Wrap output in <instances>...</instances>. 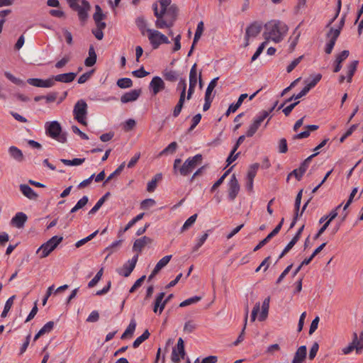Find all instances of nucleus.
<instances>
[{"label":"nucleus","mask_w":363,"mask_h":363,"mask_svg":"<svg viewBox=\"0 0 363 363\" xmlns=\"http://www.w3.org/2000/svg\"><path fill=\"white\" fill-rule=\"evenodd\" d=\"M98 233H99V230H96L94 233H92L91 234H90L89 236L86 237L85 238H83V239L77 241L75 244V246L77 247H79L82 246L83 245L86 243L88 241L93 239L97 235Z\"/></svg>","instance_id":"52"},{"label":"nucleus","mask_w":363,"mask_h":363,"mask_svg":"<svg viewBox=\"0 0 363 363\" xmlns=\"http://www.w3.org/2000/svg\"><path fill=\"white\" fill-rule=\"evenodd\" d=\"M322 75L320 74H318L314 75L312 79H309L305 81L306 86L305 89L309 91L312 88H313L321 79Z\"/></svg>","instance_id":"28"},{"label":"nucleus","mask_w":363,"mask_h":363,"mask_svg":"<svg viewBox=\"0 0 363 363\" xmlns=\"http://www.w3.org/2000/svg\"><path fill=\"white\" fill-rule=\"evenodd\" d=\"M177 143L176 142H172L167 147H165L160 153V156L167 155L168 153L173 154L177 149Z\"/></svg>","instance_id":"46"},{"label":"nucleus","mask_w":363,"mask_h":363,"mask_svg":"<svg viewBox=\"0 0 363 363\" xmlns=\"http://www.w3.org/2000/svg\"><path fill=\"white\" fill-rule=\"evenodd\" d=\"M4 75L6 76V77L7 79H9L11 82H12L13 84H15L16 85H23L24 84L23 80H21L18 78H16V77H14L12 74H11L9 72H5Z\"/></svg>","instance_id":"56"},{"label":"nucleus","mask_w":363,"mask_h":363,"mask_svg":"<svg viewBox=\"0 0 363 363\" xmlns=\"http://www.w3.org/2000/svg\"><path fill=\"white\" fill-rule=\"evenodd\" d=\"M104 269L101 268L95 275V277L88 283L89 288H93L101 280L103 276Z\"/></svg>","instance_id":"47"},{"label":"nucleus","mask_w":363,"mask_h":363,"mask_svg":"<svg viewBox=\"0 0 363 363\" xmlns=\"http://www.w3.org/2000/svg\"><path fill=\"white\" fill-rule=\"evenodd\" d=\"M62 240V237L57 235L52 237L36 250V254L39 255L40 259L48 257L57 247Z\"/></svg>","instance_id":"4"},{"label":"nucleus","mask_w":363,"mask_h":363,"mask_svg":"<svg viewBox=\"0 0 363 363\" xmlns=\"http://www.w3.org/2000/svg\"><path fill=\"white\" fill-rule=\"evenodd\" d=\"M82 6H72V9L76 11L80 21H84L88 18V12L91 9L90 4L86 0H81Z\"/></svg>","instance_id":"11"},{"label":"nucleus","mask_w":363,"mask_h":363,"mask_svg":"<svg viewBox=\"0 0 363 363\" xmlns=\"http://www.w3.org/2000/svg\"><path fill=\"white\" fill-rule=\"evenodd\" d=\"M93 18L96 25L106 23L103 21L105 18V15L103 13L102 10L99 5H96L95 6V13H94Z\"/></svg>","instance_id":"27"},{"label":"nucleus","mask_w":363,"mask_h":363,"mask_svg":"<svg viewBox=\"0 0 363 363\" xmlns=\"http://www.w3.org/2000/svg\"><path fill=\"white\" fill-rule=\"evenodd\" d=\"M85 158H74L73 160L61 159L60 162L67 166H79L82 164Z\"/></svg>","instance_id":"34"},{"label":"nucleus","mask_w":363,"mask_h":363,"mask_svg":"<svg viewBox=\"0 0 363 363\" xmlns=\"http://www.w3.org/2000/svg\"><path fill=\"white\" fill-rule=\"evenodd\" d=\"M140 89H133L128 92L125 93L121 97V101L123 104H126L132 101H136L138 97L140 95Z\"/></svg>","instance_id":"19"},{"label":"nucleus","mask_w":363,"mask_h":363,"mask_svg":"<svg viewBox=\"0 0 363 363\" xmlns=\"http://www.w3.org/2000/svg\"><path fill=\"white\" fill-rule=\"evenodd\" d=\"M303 55L298 57V58H296L294 60L290 65L286 67V71L288 73H290L292 72V70L301 62Z\"/></svg>","instance_id":"60"},{"label":"nucleus","mask_w":363,"mask_h":363,"mask_svg":"<svg viewBox=\"0 0 363 363\" xmlns=\"http://www.w3.org/2000/svg\"><path fill=\"white\" fill-rule=\"evenodd\" d=\"M89 199L86 196H84L82 199H80L76 205L71 209L70 213H75L78 210L82 208L86 204L88 203Z\"/></svg>","instance_id":"41"},{"label":"nucleus","mask_w":363,"mask_h":363,"mask_svg":"<svg viewBox=\"0 0 363 363\" xmlns=\"http://www.w3.org/2000/svg\"><path fill=\"white\" fill-rule=\"evenodd\" d=\"M109 193H106L104 196H103L99 200L96 202V203L94 205V206L89 211V215L92 216L95 214L99 208L102 206L104 203L105 202L107 196H108Z\"/></svg>","instance_id":"35"},{"label":"nucleus","mask_w":363,"mask_h":363,"mask_svg":"<svg viewBox=\"0 0 363 363\" xmlns=\"http://www.w3.org/2000/svg\"><path fill=\"white\" fill-rule=\"evenodd\" d=\"M152 242V239L147 236H143L139 239H137L133 246V251L140 252L143 248L147 245Z\"/></svg>","instance_id":"20"},{"label":"nucleus","mask_w":363,"mask_h":363,"mask_svg":"<svg viewBox=\"0 0 363 363\" xmlns=\"http://www.w3.org/2000/svg\"><path fill=\"white\" fill-rule=\"evenodd\" d=\"M288 150L287 142L285 138H281L279 141V152L280 153H286Z\"/></svg>","instance_id":"63"},{"label":"nucleus","mask_w":363,"mask_h":363,"mask_svg":"<svg viewBox=\"0 0 363 363\" xmlns=\"http://www.w3.org/2000/svg\"><path fill=\"white\" fill-rule=\"evenodd\" d=\"M283 223L284 218L281 219L280 223L264 239L259 242V244L254 248V251H257L259 250L261 247L265 245L273 237L278 234L282 227Z\"/></svg>","instance_id":"17"},{"label":"nucleus","mask_w":363,"mask_h":363,"mask_svg":"<svg viewBox=\"0 0 363 363\" xmlns=\"http://www.w3.org/2000/svg\"><path fill=\"white\" fill-rule=\"evenodd\" d=\"M270 297H267L262 302L261 306V313L258 317L259 321H264L267 319L269 309ZM260 310V303H255L251 314V321L254 322L256 320L257 315Z\"/></svg>","instance_id":"9"},{"label":"nucleus","mask_w":363,"mask_h":363,"mask_svg":"<svg viewBox=\"0 0 363 363\" xmlns=\"http://www.w3.org/2000/svg\"><path fill=\"white\" fill-rule=\"evenodd\" d=\"M197 218V214H194L190 216L184 223L183 226L181 228V231L184 232L189 229L196 221Z\"/></svg>","instance_id":"48"},{"label":"nucleus","mask_w":363,"mask_h":363,"mask_svg":"<svg viewBox=\"0 0 363 363\" xmlns=\"http://www.w3.org/2000/svg\"><path fill=\"white\" fill-rule=\"evenodd\" d=\"M19 189L22 194L30 200H37L38 195V194L28 185L20 184Z\"/></svg>","instance_id":"21"},{"label":"nucleus","mask_w":363,"mask_h":363,"mask_svg":"<svg viewBox=\"0 0 363 363\" xmlns=\"http://www.w3.org/2000/svg\"><path fill=\"white\" fill-rule=\"evenodd\" d=\"M164 88L165 84L161 77L156 76L152 79L150 83V89L153 95H157L159 92L164 90Z\"/></svg>","instance_id":"16"},{"label":"nucleus","mask_w":363,"mask_h":363,"mask_svg":"<svg viewBox=\"0 0 363 363\" xmlns=\"http://www.w3.org/2000/svg\"><path fill=\"white\" fill-rule=\"evenodd\" d=\"M146 277L145 275L142 276L140 278H139L134 283V284L132 286V287L130 289L129 292L133 293L138 288H139L144 280L145 279Z\"/></svg>","instance_id":"64"},{"label":"nucleus","mask_w":363,"mask_h":363,"mask_svg":"<svg viewBox=\"0 0 363 363\" xmlns=\"http://www.w3.org/2000/svg\"><path fill=\"white\" fill-rule=\"evenodd\" d=\"M106 27V23H101L99 25H96V28L92 30V33L95 36L97 40H102L104 38L103 30H104Z\"/></svg>","instance_id":"31"},{"label":"nucleus","mask_w":363,"mask_h":363,"mask_svg":"<svg viewBox=\"0 0 363 363\" xmlns=\"http://www.w3.org/2000/svg\"><path fill=\"white\" fill-rule=\"evenodd\" d=\"M155 26L160 29L171 28L173 26L174 21H166L162 17H156Z\"/></svg>","instance_id":"29"},{"label":"nucleus","mask_w":363,"mask_h":363,"mask_svg":"<svg viewBox=\"0 0 363 363\" xmlns=\"http://www.w3.org/2000/svg\"><path fill=\"white\" fill-rule=\"evenodd\" d=\"M54 322L53 321H49L47 323H45L43 327L39 330L40 333H41L43 335L50 333L53 328H54Z\"/></svg>","instance_id":"54"},{"label":"nucleus","mask_w":363,"mask_h":363,"mask_svg":"<svg viewBox=\"0 0 363 363\" xmlns=\"http://www.w3.org/2000/svg\"><path fill=\"white\" fill-rule=\"evenodd\" d=\"M164 292H161L157 296L153 305L154 313L161 314L163 311L167 304V301H164Z\"/></svg>","instance_id":"18"},{"label":"nucleus","mask_w":363,"mask_h":363,"mask_svg":"<svg viewBox=\"0 0 363 363\" xmlns=\"http://www.w3.org/2000/svg\"><path fill=\"white\" fill-rule=\"evenodd\" d=\"M262 26L259 23L255 22L248 26L245 31V39L246 40L245 46L249 45V38L256 37L261 31Z\"/></svg>","instance_id":"14"},{"label":"nucleus","mask_w":363,"mask_h":363,"mask_svg":"<svg viewBox=\"0 0 363 363\" xmlns=\"http://www.w3.org/2000/svg\"><path fill=\"white\" fill-rule=\"evenodd\" d=\"M319 154V152H315L313 153V155H310L309 157H308L300 165L299 167V169L301 172H303V174L306 172V171L307 170L308 166H309V164L310 162H311L312 159L313 157H315V156H317Z\"/></svg>","instance_id":"43"},{"label":"nucleus","mask_w":363,"mask_h":363,"mask_svg":"<svg viewBox=\"0 0 363 363\" xmlns=\"http://www.w3.org/2000/svg\"><path fill=\"white\" fill-rule=\"evenodd\" d=\"M76 77V74L74 72H69L65 74H60L56 76L52 77L54 79V82H60L64 83H69L72 82Z\"/></svg>","instance_id":"24"},{"label":"nucleus","mask_w":363,"mask_h":363,"mask_svg":"<svg viewBox=\"0 0 363 363\" xmlns=\"http://www.w3.org/2000/svg\"><path fill=\"white\" fill-rule=\"evenodd\" d=\"M358 65V61L354 60L348 66H347V82H351L352 78L357 69V67Z\"/></svg>","instance_id":"33"},{"label":"nucleus","mask_w":363,"mask_h":363,"mask_svg":"<svg viewBox=\"0 0 363 363\" xmlns=\"http://www.w3.org/2000/svg\"><path fill=\"white\" fill-rule=\"evenodd\" d=\"M125 162H123L122 164H120V166L113 172H112L108 177V178L106 179V180L105 181V183H107L109 181H111L112 179H113L116 176H118L121 174V172L123 171V169H124L125 167Z\"/></svg>","instance_id":"53"},{"label":"nucleus","mask_w":363,"mask_h":363,"mask_svg":"<svg viewBox=\"0 0 363 363\" xmlns=\"http://www.w3.org/2000/svg\"><path fill=\"white\" fill-rule=\"evenodd\" d=\"M96 54L93 45H91L89 48V56L86 58L84 64L86 67H91L95 65L96 62Z\"/></svg>","instance_id":"25"},{"label":"nucleus","mask_w":363,"mask_h":363,"mask_svg":"<svg viewBox=\"0 0 363 363\" xmlns=\"http://www.w3.org/2000/svg\"><path fill=\"white\" fill-rule=\"evenodd\" d=\"M135 24L140 30L143 35H145V32H147V21L143 16H138L135 19Z\"/></svg>","instance_id":"36"},{"label":"nucleus","mask_w":363,"mask_h":363,"mask_svg":"<svg viewBox=\"0 0 363 363\" xmlns=\"http://www.w3.org/2000/svg\"><path fill=\"white\" fill-rule=\"evenodd\" d=\"M163 76L166 80L173 82L177 80L179 74L174 70H166Z\"/></svg>","instance_id":"44"},{"label":"nucleus","mask_w":363,"mask_h":363,"mask_svg":"<svg viewBox=\"0 0 363 363\" xmlns=\"http://www.w3.org/2000/svg\"><path fill=\"white\" fill-rule=\"evenodd\" d=\"M88 113V105L84 99L78 100L74 106V118L84 125H87L86 116Z\"/></svg>","instance_id":"5"},{"label":"nucleus","mask_w":363,"mask_h":363,"mask_svg":"<svg viewBox=\"0 0 363 363\" xmlns=\"http://www.w3.org/2000/svg\"><path fill=\"white\" fill-rule=\"evenodd\" d=\"M46 134L60 143L66 141V135L62 133L60 124L57 121L48 122L45 125Z\"/></svg>","instance_id":"6"},{"label":"nucleus","mask_w":363,"mask_h":363,"mask_svg":"<svg viewBox=\"0 0 363 363\" xmlns=\"http://www.w3.org/2000/svg\"><path fill=\"white\" fill-rule=\"evenodd\" d=\"M145 213H141L136 216L135 218H133L131 220L128 222V223L125 225V227L123 228V231L128 230L131 227H133L137 222L143 219Z\"/></svg>","instance_id":"49"},{"label":"nucleus","mask_w":363,"mask_h":363,"mask_svg":"<svg viewBox=\"0 0 363 363\" xmlns=\"http://www.w3.org/2000/svg\"><path fill=\"white\" fill-rule=\"evenodd\" d=\"M265 30L263 35L266 41L272 40L274 43L281 42L286 35L289 28L287 25L280 21H271L264 26Z\"/></svg>","instance_id":"1"},{"label":"nucleus","mask_w":363,"mask_h":363,"mask_svg":"<svg viewBox=\"0 0 363 363\" xmlns=\"http://www.w3.org/2000/svg\"><path fill=\"white\" fill-rule=\"evenodd\" d=\"M218 80V77H216L209 82L205 93L206 98H213V96H211V94L217 85Z\"/></svg>","instance_id":"38"},{"label":"nucleus","mask_w":363,"mask_h":363,"mask_svg":"<svg viewBox=\"0 0 363 363\" xmlns=\"http://www.w3.org/2000/svg\"><path fill=\"white\" fill-rule=\"evenodd\" d=\"M156 202L152 199H147L141 202L140 208L144 210H147L155 205Z\"/></svg>","instance_id":"55"},{"label":"nucleus","mask_w":363,"mask_h":363,"mask_svg":"<svg viewBox=\"0 0 363 363\" xmlns=\"http://www.w3.org/2000/svg\"><path fill=\"white\" fill-rule=\"evenodd\" d=\"M306 351L305 345L299 347L295 353L291 363H303L306 357Z\"/></svg>","instance_id":"23"},{"label":"nucleus","mask_w":363,"mask_h":363,"mask_svg":"<svg viewBox=\"0 0 363 363\" xmlns=\"http://www.w3.org/2000/svg\"><path fill=\"white\" fill-rule=\"evenodd\" d=\"M197 71H196V64H194L190 70L189 72V84L196 86L197 84Z\"/></svg>","instance_id":"42"},{"label":"nucleus","mask_w":363,"mask_h":363,"mask_svg":"<svg viewBox=\"0 0 363 363\" xmlns=\"http://www.w3.org/2000/svg\"><path fill=\"white\" fill-rule=\"evenodd\" d=\"M116 84L121 89L130 88L133 86V82L130 78H121Z\"/></svg>","instance_id":"45"},{"label":"nucleus","mask_w":363,"mask_h":363,"mask_svg":"<svg viewBox=\"0 0 363 363\" xmlns=\"http://www.w3.org/2000/svg\"><path fill=\"white\" fill-rule=\"evenodd\" d=\"M152 9L154 11V14L156 17H162L164 18V16L167 13V8L166 7H161V10H158V6L157 4L155 3L152 5Z\"/></svg>","instance_id":"50"},{"label":"nucleus","mask_w":363,"mask_h":363,"mask_svg":"<svg viewBox=\"0 0 363 363\" xmlns=\"http://www.w3.org/2000/svg\"><path fill=\"white\" fill-rule=\"evenodd\" d=\"M202 158L201 154H197L194 157L187 158L182 166H180L182 160L179 158L175 159L173 164L174 174L183 177L188 176L198 165L201 164Z\"/></svg>","instance_id":"2"},{"label":"nucleus","mask_w":363,"mask_h":363,"mask_svg":"<svg viewBox=\"0 0 363 363\" xmlns=\"http://www.w3.org/2000/svg\"><path fill=\"white\" fill-rule=\"evenodd\" d=\"M136 123L134 119H128L127 120L124 125H123V129L125 131L128 132L133 129V128L135 126Z\"/></svg>","instance_id":"62"},{"label":"nucleus","mask_w":363,"mask_h":363,"mask_svg":"<svg viewBox=\"0 0 363 363\" xmlns=\"http://www.w3.org/2000/svg\"><path fill=\"white\" fill-rule=\"evenodd\" d=\"M147 38L153 49H157L162 44H169L168 38L157 30L147 29Z\"/></svg>","instance_id":"8"},{"label":"nucleus","mask_w":363,"mask_h":363,"mask_svg":"<svg viewBox=\"0 0 363 363\" xmlns=\"http://www.w3.org/2000/svg\"><path fill=\"white\" fill-rule=\"evenodd\" d=\"M138 259V255H135L131 259L125 262L121 268L117 269L118 273L125 277H129L135 267Z\"/></svg>","instance_id":"12"},{"label":"nucleus","mask_w":363,"mask_h":363,"mask_svg":"<svg viewBox=\"0 0 363 363\" xmlns=\"http://www.w3.org/2000/svg\"><path fill=\"white\" fill-rule=\"evenodd\" d=\"M196 328V323L192 320H189L186 322L184 327V331L186 333H192L195 329Z\"/></svg>","instance_id":"59"},{"label":"nucleus","mask_w":363,"mask_h":363,"mask_svg":"<svg viewBox=\"0 0 363 363\" xmlns=\"http://www.w3.org/2000/svg\"><path fill=\"white\" fill-rule=\"evenodd\" d=\"M171 258L172 255H166L160 259L155 267V272H160L162 268H164L169 262Z\"/></svg>","instance_id":"39"},{"label":"nucleus","mask_w":363,"mask_h":363,"mask_svg":"<svg viewBox=\"0 0 363 363\" xmlns=\"http://www.w3.org/2000/svg\"><path fill=\"white\" fill-rule=\"evenodd\" d=\"M345 21V15H344L339 23L337 28L330 27L328 32L326 34V37L328 39V42L325 45V51L327 54H330L335 46V42L339 37L341 30L344 26Z\"/></svg>","instance_id":"3"},{"label":"nucleus","mask_w":363,"mask_h":363,"mask_svg":"<svg viewBox=\"0 0 363 363\" xmlns=\"http://www.w3.org/2000/svg\"><path fill=\"white\" fill-rule=\"evenodd\" d=\"M10 155L16 161L22 162L23 160V155L22 151L16 146H11L9 148Z\"/></svg>","instance_id":"26"},{"label":"nucleus","mask_w":363,"mask_h":363,"mask_svg":"<svg viewBox=\"0 0 363 363\" xmlns=\"http://www.w3.org/2000/svg\"><path fill=\"white\" fill-rule=\"evenodd\" d=\"M135 328H136V322H135V319H131L128 326L127 327V328L125 329V330L121 335V339H125L128 335L131 336L133 334V333L135 332Z\"/></svg>","instance_id":"32"},{"label":"nucleus","mask_w":363,"mask_h":363,"mask_svg":"<svg viewBox=\"0 0 363 363\" xmlns=\"http://www.w3.org/2000/svg\"><path fill=\"white\" fill-rule=\"evenodd\" d=\"M268 118L267 123L264 125V127H267L268 125L272 116H269V112H267L266 111H262L258 114L255 116L253 118L252 123L249 126L248 130L246 133L247 137H252L257 130L259 129L262 123Z\"/></svg>","instance_id":"7"},{"label":"nucleus","mask_w":363,"mask_h":363,"mask_svg":"<svg viewBox=\"0 0 363 363\" xmlns=\"http://www.w3.org/2000/svg\"><path fill=\"white\" fill-rule=\"evenodd\" d=\"M150 337V333L147 330H145V332L138 337H137L133 343V347L134 348L138 347L145 340L148 339Z\"/></svg>","instance_id":"37"},{"label":"nucleus","mask_w":363,"mask_h":363,"mask_svg":"<svg viewBox=\"0 0 363 363\" xmlns=\"http://www.w3.org/2000/svg\"><path fill=\"white\" fill-rule=\"evenodd\" d=\"M70 60V57L69 55H65L60 60L55 63V67L57 69H60L65 67Z\"/></svg>","instance_id":"61"},{"label":"nucleus","mask_w":363,"mask_h":363,"mask_svg":"<svg viewBox=\"0 0 363 363\" xmlns=\"http://www.w3.org/2000/svg\"><path fill=\"white\" fill-rule=\"evenodd\" d=\"M218 361V357L216 356H208L207 357L203 358L201 361L199 360V358H197L194 363H216Z\"/></svg>","instance_id":"57"},{"label":"nucleus","mask_w":363,"mask_h":363,"mask_svg":"<svg viewBox=\"0 0 363 363\" xmlns=\"http://www.w3.org/2000/svg\"><path fill=\"white\" fill-rule=\"evenodd\" d=\"M200 300H201L200 296H195L191 297L189 298H187V299L184 300V301H182V303H180L179 306L180 307H186L191 304L196 303L198 301H199Z\"/></svg>","instance_id":"51"},{"label":"nucleus","mask_w":363,"mask_h":363,"mask_svg":"<svg viewBox=\"0 0 363 363\" xmlns=\"http://www.w3.org/2000/svg\"><path fill=\"white\" fill-rule=\"evenodd\" d=\"M16 298V296L13 295V296H11L10 298H9V299L6 301V303H5V306H4V310L1 313V316L2 318H5L7 316V314L9 313V311H10L11 308L12 307V305L13 303V301Z\"/></svg>","instance_id":"40"},{"label":"nucleus","mask_w":363,"mask_h":363,"mask_svg":"<svg viewBox=\"0 0 363 363\" xmlns=\"http://www.w3.org/2000/svg\"><path fill=\"white\" fill-rule=\"evenodd\" d=\"M351 344L355 346L356 352L357 354L360 353L363 349V333L360 335L359 339H358L357 333H354V337Z\"/></svg>","instance_id":"30"},{"label":"nucleus","mask_w":363,"mask_h":363,"mask_svg":"<svg viewBox=\"0 0 363 363\" xmlns=\"http://www.w3.org/2000/svg\"><path fill=\"white\" fill-rule=\"evenodd\" d=\"M268 42L264 41L263 42L257 49L256 52L254 53V55L252 57V61H255L258 58V57L260 55V54L262 52L263 50L267 45Z\"/></svg>","instance_id":"58"},{"label":"nucleus","mask_w":363,"mask_h":363,"mask_svg":"<svg viewBox=\"0 0 363 363\" xmlns=\"http://www.w3.org/2000/svg\"><path fill=\"white\" fill-rule=\"evenodd\" d=\"M185 356L184 343L182 337H179L177 346L173 348L172 352V361L174 363H179L181 359Z\"/></svg>","instance_id":"10"},{"label":"nucleus","mask_w":363,"mask_h":363,"mask_svg":"<svg viewBox=\"0 0 363 363\" xmlns=\"http://www.w3.org/2000/svg\"><path fill=\"white\" fill-rule=\"evenodd\" d=\"M240 191V185L235 174H233L228 182V198L233 201Z\"/></svg>","instance_id":"13"},{"label":"nucleus","mask_w":363,"mask_h":363,"mask_svg":"<svg viewBox=\"0 0 363 363\" xmlns=\"http://www.w3.org/2000/svg\"><path fill=\"white\" fill-rule=\"evenodd\" d=\"M28 83L36 87L49 88L55 85L54 79L52 77L47 79L30 78L28 79Z\"/></svg>","instance_id":"15"},{"label":"nucleus","mask_w":363,"mask_h":363,"mask_svg":"<svg viewBox=\"0 0 363 363\" xmlns=\"http://www.w3.org/2000/svg\"><path fill=\"white\" fill-rule=\"evenodd\" d=\"M26 220L27 216L23 212H18L12 218L11 224L17 228H21Z\"/></svg>","instance_id":"22"}]
</instances>
